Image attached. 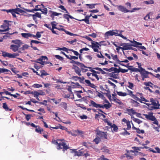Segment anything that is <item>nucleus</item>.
I'll use <instances>...</instances> for the list:
<instances>
[{
    "instance_id": "423d86ee",
    "label": "nucleus",
    "mask_w": 160,
    "mask_h": 160,
    "mask_svg": "<svg viewBox=\"0 0 160 160\" xmlns=\"http://www.w3.org/2000/svg\"><path fill=\"white\" fill-rule=\"evenodd\" d=\"M84 133V132L83 131L77 129L72 131V135L74 136H77L79 135L82 136Z\"/></svg>"
},
{
    "instance_id": "49530a36",
    "label": "nucleus",
    "mask_w": 160,
    "mask_h": 160,
    "mask_svg": "<svg viewBox=\"0 0 160 160\" xmlns=\"http://www.w3.org/2000/svg\"><path fill=\"white\" fill-rule=\"evenodd\" d=\"M121 62H118V63L119 64L121 65L122 66H125V67H126L128 68H130L133 67V66H129V65H125L124 64L121 63Z\"/></svg>"
},
{
    "instance_id": "37998d69",
    "label": "nucleus",
    "mask_w": 160,
    "mask_h": 160,
    "mask_svg": "<svg viewBox=\"0 0 160 160\" xmlns=\"http://www.w3.org/2000/svg\"><path fill=\"white\" fill-rule=\"evenodd\" d=\"M97 4H86V5L87 6H89V8H95V5Z\"/></svg>"
},
{
    "instance_id": "a878e982",
    "label": "nucleus",
    "mask_w": 160,
    "mask_h": 160,
    "mask_svg": "<svg viewBox=\"0 0 160 160\" xmlns=\"http://www.w3.org/2000/svg\"><path fill=\"white\" fill-rule=\"evenodd\" d=\"M93 68L94 69H95L97 70H98V71H100L101 72V73L103 74H105L108 73H106L105 71H103L102 70V68H98V67L94 68Z\"/></svg>"
},
{
    "instance_id": "69168bd1",
    "label": "nucleus",
    "mask_w": 160,
    "mask_h": 160,
    "mask_svg": "<svg viewBox=\"0 0 160 160\" xmlns=\"http://www.w3.org/2000/svg\"><path fill=\"white\" fill-rule=\"evenodd\" d=\"M25 118L27 120V121H28L30 119L31 117V115L30 114H25Z\"/></svg>"
},
{
    "instance_id": "c9c22d12",
    "label": "nucleus",
    "mask_w": 160,
    "mask_h": 160,
    "mask_svg": "<svg viewBox=\"0 0 160 160\" xmlns=\"http://www.w3.org/2000/svg\"><path fill=\"white\" fill-rule=\"evenodd\" d=\"M16 109H23V110H30L29 109H28L26 108H23V107L21 106H18L16 107V108H15Z\"/></svg>"
},
{
    "instance_id": "680f3d73",
    "label": "nucleus",
    "mask_w": 160,
    "mask_h": 160,
    "mask_svg": "<svg viewBox=\"0 0 160 160\" xmlns=\"http://www.w3.org/2000/svg\"><path fill=\"white\" fill-rule=\"evenodd\" d=\"M82 38H85L87 40H89V41H91L92 42L93 41L92 39L90 38L88 36H82Z\"/></svg>"
},
{
    "instance_id": "5fc2aeb1",
    "label": "nucleus",
    "mask_w": 160,
    "mask_h": 160,
    "mask_svg": "<svg viewBox=\"0 0 160 160\" xmlns=\"http://www.w3.org/2000/svg\"><path fill=\"white\" fill-rule=\"evenodd\" d=\"M79 78H80V77L76 76H73L71 78V79L75 81H77L78 80H79Z\"/></svg>"
},
{
    "instance_id": "f704fd0d",
    "label": "nucleus",
    "mask_w": 160,
    "mask_h": 160,
    "mask_svg": "<svg viewBox=\"0 0 160 160\" xmlns=\"http://www.w3.org/2000/svg\"><path fill=\"white\" fill-rule=\"evenodd\" d=\"M15 11L14 9H12L11 10H9V12L11 13L13 17L16 18V16L15 14Z\"/></svg>"
},
{
    "instance_id": "864d4df0",
    "label": "nucleus",
    "mask_w": 160,
    "mask_h": 160,
    "mask_svg": "<svg viewBox=\"0 0 160 160\" xmlns=\"http://www.w3.org/2000/svg\"><path fill=\"white\" fill-rule=\"evenodd\" d=\"M32 87L35 88H39L40 87H42V85L41 84H35L32 85Z\"/></svg>"
},
{
    "instance_id": "338daca9",
    "label": "nucleus",
    "mask_w": 160,
    "mask_h": 160,
    "mask_svg": "<svg viewBox=\"0 0 160 160\" xmlns=\"http://www.w3.org/2000/svg\"><path fill=\"white\" fill-rule=\"evenodd\" d=\"M119 71H120V72H121L122 73H124L126 72H127L128 70V69H123L122 68H119Z\"/></svg>"
},
{
    "instance_id": "052dcab7",
    "label": "nucleus",
    "mask_w": 160,
    "mask_h": 160,
    "mask_svg": "<svg viewBox=\"0 0 160 160\" xmlns=\"http://www.w3.org/2000/svg\"><path fill=\"white\" fill-rule=\"evenodd\" d=\"M10 33L7 32L5 33V34L3 36L2 39H7V37H9L11 35Z\"/></svg>"
},
{
    "instance_id": "58836bf2",
    "label": "nucleus",
    "mask_w": 160,
    "mask_h": 160,
    "mask_svg": "<svg viewBox=\"0 0 160 160\" xmlns=\"http://www.w3.org/2000/svg\"><path fill=\"white\" fill-rule=\"evenodd\" d=\"M133 120L135 122H137L138 124H140L142 122V121L138 118H134Z\"/></svg>"
},
{
    "instance_id": "6e6d98bb",
    "label": "nucleus",
    "mask_w": 160,
    "mask_h": 160,
    "mask_svg": "<svg viewBox=\"0 0 160 160\" xmlns=\"http://www.w3.org/2000/svg\"><path fill=\"white\" fill-rule=\"evenodd\" d=\"M126 124L127 126V129L128 130L130 129L131 128L130 122L129 121H128V122H127Z\"/></svg>"
},
{
    "instance_id": "4468645a",
    "label": "nucleus",
    "mask_w": 160,
    "mask_h": 160,
    "mask_svg": "<svg viewBox=\"0 0 160 160\" xmlns=\"http://www.w3.org/2000/svg\"><path fill=\"white\" fill-rule=\"evenodd\" d=\"M95 42V41H93L91 42L92 45H88V46L92 47V48H98L99 49H100L99 46L97 45Z\"/></svg>"
},
{
    "instance_id": "ddd939ff",
    "label": "nucleus",
    "mask_w": 160,
    "mask_h": 160,
    "mask_svg": "<svg viewBox=\"0 0 160 160\" xmlns=\"http://www.w3.org/2000/svg\"><path fill=\"white\" fill-rule=\"evenodd\" d=\"M106 117V116L104 114L99 113L98 114H96L95 117V118L96 119H97L98 118H104Z\"/></svg>"
},
{
    "instance_id": "c756f323",
    "label": "nucleus",
    "mask_w": 160,
    "mask_h": 160,
    "mask_svg": "<svg viewBox=\"0 0 160 160\" xmlns=\"http://www.w3.org/2000/svg\"><path fill=\"white\" fill-rule=\"evenodd\" d=\"M3 108L6 110H12L11 109H9L6 103H3Z\"/></svg>"
},
{
    "instance_id": "8fccbe9b",
    "label": "nucleus",
    "mask_w": 160,
    "mask_h": 160,
    "mask_svg": "<svg viewBox=\"0 0 160 160\" xmlns=\"http://www.w3.org/2000/svg\"><path fill=\"white\" fill-rule=\"evenodd\" d=\"M63 18L67 20L68 22H69V15L66 14H64L63 15Z\"/></svg>"
},
{
    "instance_id": "e433bc0d",
    "label": "nucleus",
    "mask_w": 160,
    "mask_h": 160,
    "mask_svg": "<svg viewBox=\"0 0 160 160\" xmlns=\"http://www.w3.org/2000/svg\"><path fill=\"white\" fill-rule=\"evenodd\" d=\"M42 61L46 62V64L49 63V62H48V58L46 56H42L41 57Z\"/></svg>"
},
{
    "instance_id": "5701e85b",
    "label": "nucleus",
    "mask_w": 160,
    "mask_h": 160,
    "mask_svg": "<svg viewBox=\"0 0 160 160\" xmlns=\"http://www.w3.org/2000/svg\"><path fill=\"white\" fill-rule=\"evenodd\" d=\"M90 104L93 107L96 108H98V107L99 106V104L96 103L95 102L92 100H91Z\"/></svg>"
},
{
    "instance_id": "13d9d810",
    "label": "nucleus",
    "mask_w": 160,
    "mask_h": 160,
    "mask_svg": "<svg viewBox=\"0 0 160 160\" xmlns=\"http://www.w3.org/2000/svg\"><path fill=\"white\" fill-rule=\"evenodd\" d=\"M114 101L119 104H122V102H121L119 99H117V98H114Z\"/></svg>"
},
{
    "instance_id": "0eeeda50",
    "label": "nucleus",
    "mask_w": 160,
    "mask_h": 160,
    "mask_svg": "<svg viewBox=\"0 0 160 160\" xmlns=\"http://www.w3.org/2000/svg\"><path fill=\"white\" fill-rule=\"evenodd\" d=\"M103 69L106 71H107L111 72L112 71H113V73H119L120 72V71H119V69H118L116 68L112 67L109 69H108L107 68H103Z\"/></svg>"
},
{
    "instance_id": "de8ad7c7",
    "label": "nucleus",
    "mask_w": 160,
    "mask_h": 160,
    "mask_svg": "<svg viewBox=\"0 0 160 160\" xmlns=\"http://www.w3.org/2000/svg\"><path fill=\"white\" fill-rule=\"evenodd\" d=\"M129 153V151L127 152V154H126L125 155L126 156V157L128 159H132L133 158V157L132 156H131L129 155V153Z\"/></svg>"
},
{
    "instance_id": "72a5a7b5",
    "label": "nucleus",
    "mask_w": 160,
    "mask_h": 160,
    "mask_svg": "<svg viewBox=\"0 0 160 160\" xmlns=\"http://www.w3.org/2000/svg\"><path fill=\"white\" fill-rule=\"evenodd\" d=\"M117 94L120 96H125L127 95L125 92H117Z\"/></svg>"
},
{
    "instance_id": "9b49d317",
    "label": "nucleus",
    "mask_w": 160,
    "mask_h": 160,
    "mask_svg": "<svg viewBox=\"0 0 160 160\" xmlns=\"http://www.w3.org/2000/svg\"><path fill=\"white\" fill-rule=\"evenodd\" d=\"M2 56L3 57H7L9 58H12V54L8 52H6L4 51L2 52Z\"/></svg>"
},
{
    "instance_id": "f8f14e48",
    "label": "nucleus",
    "mask_w": 160,
    "mask_h": 160,
    "mask_svg": "<svg viewBox=\"0 0 160 160\" xmlns=\"http://www.w3.org/2000/svg\"><path fill=\"white\" fill-rule=\"evenodd\" d=\"M10 48L12 49L13 52H16L18 50V46L16 45H11L10 46Z\"/></svg>"
},
{
    "instance_id": "bf43d9fd",
    "label": "nucleus",
    "mask_w": 160,
    "mask_h": 160,
    "mask_svg": "<svg viewBox=\"0 0 160 160\" xmlns=\"http://www.w3.org/2000/svg\"><path fill=\"white\" fill-rule=\"evenodd\" d=\"M59 8H60L62 10L65 11L66 13H68V11L66 10V9L64 8V7L63 6L61 5L59 7Z\"/></svg>"
},
{
    "instance_id": "f257e3e1",
    "label": "nucleus",
    "mask_w": 160,
    "mask_h": 160,
    "mask_svg": "<svg viewBox=\"0 0 160 160\" xmlns=\"http://www.w3.org/2000/svg\"><path fill=\"white\" fill-rule=\"evenodd\" d=\"M75 153L78 156H84L86 158L90 156L88 152L84 148H82L78 151L75 152Z\"/></svg>"
},
{
    "instance_id": "cd10ccee",
    "label": "nucleus",
    "mask_w": 160,
    "mask_h": 160,
    "mask_svg": "<svg viewBox=\"0 0 160 160\" xmlns=\"http://www.w3.org/2000/svg\"><path fill=\"white\" fill-rule=\"evenodd\" d=\"M41 74H40V75H39V76L41 77H42L43 76H47L49 75V74L48 73L46 72L44 70L41 71Z\"/></svg>"
},
{
    "instance_id": "dca6fc26",
    "label": "nucleus",
    "mask_w": 160,
    "mask_h": 160,
    "mask_svg": "<svg viewBox=\"0 0 160 160\" xmlns=\"http://www.w3.org/2000/svg\"><path fill=\"white\" fill-rule=\"evenodd\" d=\"M111 128L112 129L113 128V130H112V132H117L118 131V128L115 124H113L112 126H111Z\"/></svg>"
},
{
    "instance_id": "a211bd4d",
    "label": "nucleus",
    "mask_w": 160,
    "mask_h": 160,
    "mask_svg": "<svg viewBox=\"0 0 160 160\" xmlns=\"http://www.w3.org/2000/svg\"><path fill=\"white\" fill-rule=\"evenodd\" d=\"M34 93L35 95L37 97L39 95H44L45 94V93L42 90L40 91V92H38L36 91H34Z\"/></svg>"
},
{
    "instance_id": "f3484780",
    "label": "nucleus",
    "mask_w": 160,
    "mask_h": 160,
    "mask_svg": "<svg viewBox=\"0 0 160 160\" xmlns=\"http://www.w3.org/2000/svg\"><path fill=\"white\" fill-rule=\"evenodd\" d=\"M128 70L131 71L132 72H140V73H141V72H142V71H141V70L139 69L138 68H134V67L132 68H128Z\"/></svg>"
},
{
    "instance_id": "6ab92c4d",
    "label": "nucleus",
    "mask_w": 160,
    "mask_h": 160,
    "mask_svg": "<svg viewBox=\"0 0 160 160\" xmlns=\"http://www.w3.org/2000/svg\"><path fill=\"white\" fill-rule=\"evenodd\" d=\"M22 36L24 38H28V37H31V34L30 33H21Z\"/></svg>"
},
{
    "instance_id": "4c0bfd02",
    "label": "nucleus",
    "mask_w": 160,
    "mask_h": 160,
    "mask_svg": "<svg viewBox=\"0 0 160 160\" xmlns=\"http://www.w3.org/2000/svg\"><path fill=\"white\" fill-rule=\"evenodd\" d=\"M21 41L18 39L14 40L12 41V42L15 44H19L21 42Z\"/></svg>"
},
{
    "instance_id": "1a4fd4ad",
    "label": "nucleus",
    "mask_w": 160,
    "mask_h": 160,
    "mask_svg": "<svg viewBox=\"0 0 160 160\" xmlns=\"http://www.w3.org/2000/svg\"><path fill=\"white\" fill-rule=\"evenodd\" d=\"M116 32H113L112 31H109L106 32L104 34V36L105 38H108V36H112L114 35L116 36Z\"/></svg>"
},
{
    "instance_id": "e2e57ef3",
    "label": "nucleus",
    "mask_w": 160,
    "mask_h": 160,
    "mask_svg": "<svg viewBox=\"0 0 160 160\" xmlns=\"http://www.w3.org/2000/svg\"><path fill=\"white\" fill-rule=\"evenodd\" d=\"M71 83H72V84H75L77 86V88H80V87L81 88H82V87L79 84V83L78 82L74 83V82H71Z\"/></svg>"
},
{
    "instance_id": "4be33fe9",
    "label": "nucleus",
    "mask_w": 160,
    "mask_h": 160,
    "mask_svg": "<svg viewBox=\"0 0 160 160\" xmlns=\"http://www.w3.org/2000/svg\"><path fill=\"white\" fill-rule=\"evenodd\" d=\"M74 71L76 73L78 74V75L80 76L81 75V69H80L78 67L77 68H76L74 69Z\"/></svg>"
},
{
    "instance_id": "ea45409f",
    "label": "nucleus",
    "mask_w": 160,
    "mask_h": 160,
    "mask_svg": "<svg viewBox=\"0 0 160 160\" xmlns=\"http://www.w3.org/2000/svg\"><path fill=\"white\" fill-rule=\"evenodd\" d=\"M150 84H151L152 85H153V83L150 82H144V85H145V86H149L151 88H152V86L150 85Z\"/></svg>"
},
{
    "instance_id": "2f4dec72",
    "label": "nucleus",
    "mask_w": 160,
    "mask_h": 160,
    "mask_svg": "<svg viewBox=\"0 0 160 160\" xmlns=\"http://www.w3.org/2000/svg\"><path fill=\"white\" fill-rule=\"evenodd\" d=\"M67 104L65 102H62L60 104V106L64 108V109H67Z\"/></svg>"
},
{
    "instance_id": "412c9836",
    "label": "nucleus",
    "mask_w": 160,
    "mask_h": 160,
    "mask_svg": "<svg viewBox=\"0 0 160 160\" xmlns=\"http://www.w3.org/2000/svg\"><path fill=\"white\" fill-rule=\"evenodd\" d=\"M102 151L105 152L109 153L110 150L108 149V147L106 146L103 147L101 149Z\"/></svg>"
},
{
    "instance_id": "aec40b11",
    "label": "nucleus",
    "mask_w": 160,
    "mask_h": 160,
    "mask_svg": "<svg viewBox=\"0 0 160 160\" xmlns=\"http://www.w3.org/2000/svg\"><path fill=\"white\" fill-rule=\"evenodd\" d=\"M100 138L99 137L96 136V138L93 140V142H94L96 144H98L101 141Z\"/></svg>"
},
{
    "instance_id": "7c9ffc66",
    "label": "nucleus",
    "mask_w": 160,
    "mask_h": 160,
    "mask_svg": "<svg viewBox=\"0 0 160 160\" xmlns=\"http://www.w3.org/2000/svg\"><path fill=\"white\" fill-rule=\"evenodd\" d=\"M111 56L112 57L113 59L114 60H116L118 62H120V61L118 59L117 55H113L112 54L111 55Z\"/></svg>"
},
{
    "instance_id": "6e6552de",
    "label": "nucleus",
    "mask_w": 160,
    "mask_h": 160,
    "mask_svg": "<svg viewBox=\"0 0 160 160\" xmlns=\"http://www.w3.org/2000/svg\"><path fill=\"white\" fill-rule=\"evenodd\" d=\"M117 7L118 9L120 11L123 12H129V10H128L126 9V8H125L124 6L120 5L119 6H116Z\"/></svg>"
},
{
    "instance_id": "c03bdc74",
    "label": "nucleus",
    "mask_w": 160,
    "mask_h": 160,
    "mask_svg": "<svg viewBox=\"0 0 160 160\" xmlns=\"http://www.w3.org/2000/svg\"><path fill=\"white\" fill-rule=\"evenodd\" d=\"M144 3L146 4H151L154 3V1L153 0H151L148 1H144Z\"/></svg>"
},
{
    "instance_id": "4d7b16f0",
    "label": "nucleus",
    "mask_w": 160,
    "mask_h": 160,
    "mask_svg": "<svg viewBox=\"0 0 160 160\" xmlns=\"http://www.w3.org/2000/svg\"><path fill=\"white\" fill-rule=\"evenodd\" d=\"M0 61L4 66H7L8 64V62L7 61H2L1 59H0Z\"/></svg>"
},
{
    "instance_id": "a18cd8bd",
    "label": "nucleus",
    "mask_w": 160,
    "mask_h": 160,
    "mask_svg": "<svg viewBox=\"0 0 160 160\" xmlns=\"http://www.w3.org/2000/svg\"><path fill=\"white\" fill-rule=\"evenodd\" d=\"M111 106L109 103L108 104H105L103 105V108H105L106 109H108Z\"/></svg>"
},
{
    "instance_id": "c85d7f7f",
    "label": "nucleus",
    "mask_w": 160,
    "mask_h": 160,
    "mask_svg": "<svg viewBox=\"0 0 160 160\" xmlns=\"http://www.w3.org/2000/svg\"><path fill=\"white\" fill-rule=\"evenodd\" d=\"M115 73H113L112 72V73H108L109 75L111 77L113 78H114L117 79L118 78L117 75H118V74H113Z\"/></svg>"
},
{
    "instance_id": "0e129e2a",
    "label": "nucleus",
    "mask_w": 160,
    "mask_h": 160,
    "mask_svg": "<svg viewBox=\"0 0 160 160\" xmlns=\"http://www.w3.org/2000/svg\"><path fill=\"white\" fill-rule=\"evenodd\" d=\"M55 57L56 58L59 59L60 60L62 61L63 60V58L59 55H56L55 56Z\"/></svg>"
},
{
    "instance_id": "79ce46f5",
    "label": "nucleus",
    "mask_w": 160,
    "mask_h": 160,
    "mask_svg": "<svg viewBox=\"0 0 160 160\" xmlns=\"http://www.w3.org/2000/svg\"><path fill=\"white\" fill-rule=\"evenodd\" d=\"M138 99V100L140 102H141L142 103V101H145V102H149L145 98H143V97H141V99H140L138 98L137 97H136Z\"/></svg>"
},
{
    "instance_id": "774afa93",
    "label": "nucleus",
    "mask_w": 160,
    "mask_h": 160,
    "mask_svg": "<svg viewBox=\"0 0 160 160\" xmlns=\"http://www.w3.org/2000/svg\"><path fill=\"white\" fill-rule=\"evenodd\" d=\"M89 144L88 142H84L82 143V145L88 148H89L88 144Z\"/></svg>"
},
{
    "instance_id": "603ef678",
    "label": "nucleus",
    "mask_w": 160,
    "mask_h": 160,
    "mask_svg": "<svg viewBox=\"0 0 160 160\" xmlns=\"http://www.w3.org/2000/svg\"><path fill=\"white\" fill-rule=\"evenodd\" d=\"M123 129L125 130V131L122 132L121 134H122V135H130V133L128 132H127L126 130V129L125 128H124Z\"/></svg>"
},
{
    "instance_id": "9d476101",
    "label": "nucleus",
    "mask_w": 160,
    "mask_h": 160,
    "mask_svg": "<svg viewBox=\"0 0 160 160\" xmlns=\"http://www.w3.org/2000/svg\"><path fill=\"white\" fill-rule=\"evenodd\" d=\"M127 44H125L122 47V50H130L132 49V47H131V44H129L128 43H127Z\"/></svg>"
},
{
    "instance_id": "09e8293b",
    "label": "nucleus",
    "mask_w": 160,
    "mask_h": 160,
    "mask_svg": "<svg viewBox=\"0 0 160 160\" xmlns=\"http://www.w3.org/2000/svg\"><path fill=\"white\" fill-rule=\"evenodd\" d=\"M137 133H144L145 132L143 130H140L138 128V129L136 131Z\"/></svg>"
},
{
    "instance_id": "7ed1b4c3",
    "label": "nucleus",
    "mask_w": 160,
    "mask_h": 160,
    "mask_svg": "<svg viewBox=\"0 0 160 160\" xmlns=\"http://www.w3.org/2000/svg\"><path fill=\"white\" fill-rule=\"evenodd\" d=\"M150 101L151 102V105H153V106L151 107L152 108L157 109H160V104L159 103L158 101L156 99H154L153 98H151Z\"/></svg>"
},
{
    "instance_id": "a19ab883",
    "label": "nucleus",
    "mask_w": 160,
    "mask_h": 160,
    "mask_svg": "<svg viewBox=\"0 0 160 160\" xmlns=\"http://www.w3.org/2000/svg\"><path fill=\"white\" fill-rule=\"evenodd\" d=\"M78 66H80L81 68V69H82V68H87V67L85 66L84 65V64L82 63H80L78 62V64L77 65Z\"/></svg>"
},
{
    "instance_id": "3c124183",
    "label": "nucleus",
    "mask_w": 160,
    "mask_h": 160,
    "mask_svg": "<svg viewBox=\"0 0 160 160\" xmlns=\"http://www.w3.org/2000/svg\"><path fill=\"white\" fill-rule=\"evenodd\" d=\"M43 8L44 9H43V10H42V9H41V11L42 13L46 14L48 12L47 9L45 7Z\"/></svg>"
},
{
    "instance_id": "393cba45",
    "label": "nucleus",
    "mask_w": 160,
    "mask_h": 160,
    "mask_svg": "<svg viewBox=\"0 0 160 160\" xmlns=\"http://www.w3.org/2000/svg\"><path fill=\"white\" fill-rule=\"evenodd\" d=\"M142 77H143L144 78H148V75L147 74L146 72L144 71H142L140 73Z\"/></svg>"
},
{
    "instance_id": "39448f33",
    "label": "nucleus",
    "mask_w": 160,
    "mask_h": 160,
    "mask_svg": "<svg viewBox=\"0 0 160 160\" xmlns=\"http://www.w3.org/2000/svg\"><path fill=\"white\" fill-rule=\"evenodd\" d=\"M69 148V147L66 144L65 142H59L58 145L57 149H60L63 148V150L64 152L65 150H67Z\"/></svg>"
},
{
    "instance_id": "20e7f679",
    "label": "nucleus",
    "mask_w": 160,
    "mask_h": 160,
    "mask_svg": "<svg viewBox=\"0 0 160 160\" xmlns=\"http://www.w3.org/2000/svg\"><path fill=\"white\" fill-rule=\"evenodd\" d=\"M153 112H150L148 113V114H143V115L144 116L145 118L148 120L154 121L155 120V117L153 115Z\"/></svg>"
},
{
    "instance_id": "2eb2a0df",
    "label": "nucleus",
    "mask_w": 160,
    "mask_h": 160,
    "mask_svg": "<svg viewBox=\"0 0 160 160\" xmlns=\"http://www.w3.org/2000/svg\"><path fill=\"white\" fill-rule=\"evenodd\" d=\"M35 131L36 132L40 134H41L42 132L43 131V130L40 126H37V128H36Z\"/></svg>"
},
{
    "instance_id": "f03ea898",
    "label": "nucleus",
    "mask_w": 160,
    "mask_h": 160,
    "mask_svg": "<svg viewBox=\"0 0 160 160\" xmlns=\"http://www.w3.org/2000/svg\"><path fill=\"white\" fill-rule=\"evenodd\" d=\"M95 131L96 133V135L99 136L101 139H107V135L106 132H102L98 129H96Z\"/></svg>"
},
{
    "instance_id": "b1692460",
    "label": "nucleus",
    "mask_w": 160,
    "mask_h": 160,
    "mask_svg": "<svg viewBox=\"0 0 160 160\" xmlns=\"http://www.w3.org/2000/svg\"><path fill=\"white\" fill-rule=\"evenodd\" d=\"M5 72H9L10 73V74H12L11 72L9 70L5 68H0V73H4Z\"/></svg>"
},
{
    "instance_id": "bb28decb",
    "label": "nucleus",
    "mask_w": 160,
    "mask_h": 160,
    "mask_svg": "<svg viewBox=\"0 0 160 160\" xmlns=\"http://www.w3.org/2000/svg\"><path fill=\"white\" fill-rule=\"evenodd\" d=\"M128 40L132 44H131V46H133L135 47H137V42L133 40V41H131Z\"/></svg>"
},
{
    "instance_id": "473e14b6",
    "label": "nucleus",
    "mask_w": 160,
    "mask_h": 160,
    "mask_svg": "<svg viewBox=\"0 0 160 160\" xmlns=\"http://www.w3.org/2000/svg\"><path fill=\"white\" fill-rule=\"evenodd\" d=\"M14 9L15 11H16L17 12H19L21 13H26V12L24 11V10H22L21 9L18 8H16Z\"/></svg>"
}]
</instances>
